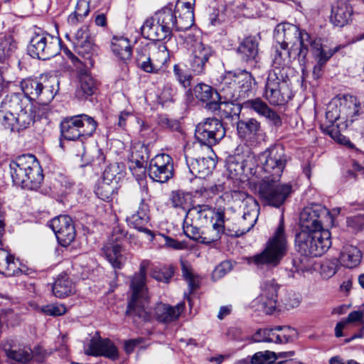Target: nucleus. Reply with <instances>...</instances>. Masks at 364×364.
Segmentation results:
<instances>
[{
	"label": "nucleus",
	"instance_id": "obj_1",
	"mask_svg": "<svg viewBox=\"0 0 364 364\" xmlns=\"http://www.w3.org/2000/svg\"><path fill=\"white\" fill-rule=\"evenodd\" d=\"M55 79L41 75L21 82L23 93L6 95L0 103V122L12 132L28 128L36 117H46L48 105L53 100L57 90Z\"/></svg>",
	"mask_w": 364,
	"mask_h": 364
},
{
	"label": "nucleus",
	"instance_id": "obj_2",
	"mask_svg": "<svg viewBox=\"0 0 364 364\" xmlns=\"http://www.w3.org/2000/svg\"><path fill=\"white\" fill-rule=\"evenodd\" d=\"M274 38L279 45V47L276 46L273 59V65L277 69L288 67L291 60L296 57L305 60L311 38L305 31H300L291 23H280L274 29Z\"/></svg>",
	"mask_w": 364,
	"mask_h": 364
},
{
	"label": "nucleus",
	"instance_id": "obj_3",
	"mask_svg": "<svg viewBox=\"0 0 364 364\" xmlns=\"http://www.w3.org/2000/svg\"><path fill=\"white\" fill-rule=\"evenodd\" d=\"M148 265L147 261H142L139 272L136 273L131 280L132 294L126 313L136 323L149 321L151 318L147 307L149 296L146 285V272Z\"/></svg>",
	"mask_w": 364,
	"mask_h": 364
},
{
	"label": "nucleus",
	"instance_id": "obj_4",
	"mask_svg": "<svg viewBox=\"0 0 364 364\" xmlns=\"http://www.w3.org/2000/svg\"><path fill=\"white\" fill-rule=\"evenodd\" d=\"M13 182L23 188L36 190L43 182V170L34 155L17 157L9 164Z\"/></svg>",
	"mask_w": 364,
	"mask_h": 364
},
{
	"label": "nucleus",
	"instance_id": "obj_5",
	"mask_svg": "<svg viewBox=\"0 0 364 364\" xmlns=\"http://www.w3.org/2000/svg\"><path fill=\"white\" fill-rule=\"evenodd\" d=\"M287 250L288 242L282 217L277 228L267 242L265 248L259 254L249 257L247 262L257 268L264 266L276 267L286 255Z\"/></svg>",
	"mask_w": 364,
	"mask_h": 364
},
{
	"label": "nucleus",
	"instance_id": "obj_6",
	"mask_svg": "<svg viewBox=\"0 0 364 364\" xmlns=\"http://www.w3.org/2000/svg\"><path fill=\"white\" fill-rule=\"evenodd\" d=\"M331 232L328 230H301L295 238L297 252L306 257L323 255L331 247Z\"/></svg>",
	"mask_w": 364,
	"mask_h": 364
},
{
	"label": "nucleus",
	"instance_id": "obj_7",
	"mask_svg": "<svg viewBox=\"0 0 364 364\" xmlns=\"http://www.w3.org/2000/svg\"><path fill=\"white\" fill-rule=\"evenodd\" d=\"M174 11L165 7L156 12L143 23L142 36L151 41H164L171 38L173 31Z\"/></svg>",
	"mask_w": 364,
	"mask_h": 364
},
{
	"label": "nucleus",
	"instance_id": "obj_8",
	"mask_svg": "<svg viewBox=\"0 0 364 364\" xmlns=\"http://www.w3.org/2000/svg\"><path fill=\"white\" fill-rule=\"evenodd\" d=\"M60 50V39L41 30L33 33L28 46V54L43 60L57 55Z\"/></svg>",
	"mask_w": 364,
	"mask_h": 364
},
{
	"label": "nucleus",
	"instance_id": "obj_9",
	"mask_svg": "<svg viewBox=\"0 0 364 364\" xmlns=\"http://www.w3.org/2000/svg\"><path fill=\"white\" fill-rule=\"evenodd\" d=\"M65 36L72 41L75 52L80 56L78 58L70 52L68 56L73 63L81 64L86 68H92L94 65L92 55L95 52V45L87 27H81L73 36L69 34H66Z\"/></svg>",
	"mask_w": 364,
	"mask_h": 364
},
{
	"label": "nucleus",
	"instance_id": "obj_10",
	"mask_svg": "<svg viewBox=\"0 0 364 364\" xmlns=\"http://www.w3.org/2000/svg\"><path fill=\"white\" fill-rule=\"evenodd\" d=\"M258 161L264 173L262 180L279 181L287 164V156L282 147H272L260 153Z\"/></svg>",
	"mask_w": 364,
	"mask_h": 364
},
{
	"label": "nucleus",
	"instance_id": "obj_11",
	"mask_svg": "<svg viewBox=\"0 0 364 364\" xmlns=\"http://www.w3.org/2000/svg\"><path fill=\"white\" fill-rule=\"evenodd\" d=\"M96 127L97 123L93 118L80 114L65 118L60 124V132L65 139L74 141L92 136Z\"/></svg>",
	"mask_w": 364,
	"mask_h": 364
},
{
	"label": "nucleus",
	"instance_id": "obj_12",
	"mask_svg": "<svg viewBox=\"0 0 364 364\" xmlns=\"http://www.w3.org/2000/svg\"><path fill=\"white\" fill-rule=\"evenodd\" d=\"M280 70L271 71L265 85L264 97L271 105H282L291 97L290 83L288 78L280 74Z\"/></svg>",
	"mask_w": 364,
	"mask_h": 364
},
{
	"label": "nucleus",
	"instance_id": "obj_13",
	"mask_svg": "<svg viewBox=\"0 0 364 364\" xmlns=\"http://www.w3.org/2000/svg\"><path fill=\"white\" fill-rule=\"evenodd\" d=\"M279 181L262 180L258 188L260 198L269 205L279 208L291 192V186L287 183L280 184Z\"/></svg>",
	"mask_w": 364,
	"mask_h": 364
},
{
	"label": "nucleus",
	"instance_id": "obj_14",
	"mask_svg": "<svg viewBox=\"0 0 364 364\" xmlns=\"http://www.w3.org/2000/svg\"><path fill=\"white\" fill-rule=\"evenodd\" d=\"M225 135L222 122L216 118H207L196 128L195 136L203 145L211 147L218 144Z\"/></svg>",
	"mask_w": 364,
	"mask_h": 364
},
{
	"label": "nucleus",
	"instance_id": "obj_15",
	"mask_svg": "<svg viewBox=\"0 0 364 364\" xmlns=\"http://www.w3.org/2000/svg\"><path fill=\"white\" fill-rule=\"evenodd\" d=\"M124 237L125 234L119 227L114 228L109 242L102 248L107 259L115 269H122L128 259L129 254L119 243Z\"/></svg>",
	"mask_w": 364,
	"mask_h": 364
},
{
	"label": "nucleus",
	"instance_id": "obj_16",
	"mask_svg": "<svg viewBox=\"0 0 364 364\" xmlns=\"http://www.w3.org/2000/svg\"><path fill=\"white\" fill-rule=\"evenodd\" d=\"M330 214L329 210L321 204H311L305 207L300 213L301 230L316 231L323 228V220Z\"/></svg>",
	"mask_w": 364,
	"mask_h": 364
},
{
	"label": "nucleus",
	"instance_id": "obj_17",
	"mask_svg": "<svg viewBox=\"0 0 364 364\" xmlns=\"http://www.w3.org/2000/svg\"><path fill=\"white\" fill-rule=\"evenodd\" d=\"M148 173L154 181L167 182L173 176L172 158L166 154L156 155L149 162Z\"/></svg>",
	"mask_w": 364,
	"mask_h": 364
},
{
	"label": "nucleus",
	"instance_id": "obj_18",
	"mask_svg": "<svg viewBox=\"0 0 364 364\" xmlns=\"http://www.w3.org/2000/svg\"><path fill=\"white\" fill-rule=\"evenodd\" d=\"M255 165V156L252 154L246 156H230L226 160V168L229 176L232 179L243 181L249 174L252 173Z\"/></svg>",
	"mask_w": 364,
	"mask_h": 364
},
{
	"label": "nucleus",
	"instance_id": "obj_19",
	"mask_svg": "<svg viewBox=\"0 0 364 364\" xmlns=\"http://www.w3.org/2000/svg\"><path fill=\"white\" fill-rule=\"evenodd\" d=\"M235 73H228L222 80L218 93H215L214 102L210 104L212 111L220 109V105L232 103L238 100L237 82L235 81Z\"/></svg>",
	"mask_w": 364,
	"mask_h": 364
},
{
	"label": "nucleus",
	"instance_id": "obj_20",
	"mask_svg": "<svg viewBox=\"0 0 364 364\" xmlns=\"http://www.w3.org/2000/svg\"><path fill=\"white\" fill-rule=\"evenodd\" d=\"M58 242L64 247L69 245L75 237V230L73 220L68 215H59L50 222Z\"/></svg>",
	"mask_w": 364,
	"mask_h": 364
},
{
	"label": "nucleus",
	"instance_id": "obj_21",
	"mask_svg": "<svg viewBox=\"0 0 364 364\" xmlns=\"http://www.w3.org/2000/svg\"><path fill=\"white\" fill-rule=\"evenodd\" d=\"M342 117L343 119V127L346 128L349 124L358 119V117L364 114V103L355 96L344 95L338 100Z\"/></svg>",
	"mask_w": 364,
	"mask_h": 364
},
{
	"label": "nucleus",
	"instance_id": "obj_22",
	"mask_svg": "<svg viewBox=\"0 0 364 364\" xmlns=\"http://www.w3.org/2000/svg\"><path fill=\"white\" fill-rule=\"evenodd\" d=\"M279 286L274 279H266L261 285V294L257 302L267 314H272L277 306V291Z\"/></svg>",
	"mask_w": 364,
	"mask_h": 364
},
{
	"label": "nucleus",
	"instance_id": "obj_23",
	"mask_svg": "<svg viewBox=\"0 0 364 364\" xmlns=\"http://www.w3.org/2000/svg\"><path fill=\"white\" fill-rule=\"evenodd\" d=\"M245 208L242 218L240 220L239 228L234 235L239 237L249 232L255 225L259 216V206L255 200L248 198L243 201Z\"/></svg>",
	"mask_w": 364,
	"mask_h": 364
},
{
	"label": "nucleus",
	"instance_id": "obj_24",
	"mask_svg": "<svg viewBox=\"0 0 364 364\" xmlns=\"http://www.w3.org/2000/svg\"><path fill=\"white\" fill-rule=\"evenodd\" d=\"M213 53L210 46L198 41L193 45L190 59L191 70L197 75L204 73L206 64Z\"/></svg>",
	"mask_w": 364,
	"mask_h": 364
},
{
	"label": "nucleus",
	"instance_id": "obj_25",
	"mask_svg": "<svg viewBox=\"0 0 364 364\" xmlns=\"http://www.w3.org/2000/svg\"><path fill=\"white\" fill-rule=\"evenodd\" d=\"M311 50L313 56L317 60V63L313 69V76L315 79H318L323 73V68L326 63L331 58V56L338 50V48L333 50H325L322 48L320 40L310 38L309 43V50Z\"/></svg>",
	"mask_w": 364,
	"mask_h": 364
},
{
	"label": "nucleus",
	"instance_id": "obj_26",
	"mask_svg": "<svg viewBox=\"0 0 364 364\" xmlns=\"http://www.w3.org/2000/svg\"><path fill=\"white\" fill-rule=\"evenodd\" d=\"M86 355L92 356H105L112 360H116L119 357L117 347L109 339L92 338L87 348L85 350Z\"/></svg>",
	"mask_w": 364,
	"mask_h": 364
},
{
	"label": "nucleus",
	"instance_id": "obj_27",
	"mask_svg": "<svg viewBox=\"0 0 364 364\" xmlns=\"http://www.w3.org/2000/svg\"><path fill=\"white\" fill-rule=\"evenodd\" d=\"M223 211H215L210 205L206 204L198 205L188 208L186 218L188 221L194 222L196 225L206 226L213 223L216 220L218 214Z\"/></svg>",
	"mask_w": 364,
	"mask_h": 364
},
{
	"label": "nucleus",
	"instance_id": "obj_28",
	"mask_svg": "<svg viewBox=\"0 0 364 364\" xmlns=\"http://www.w3.org/2000/svg\"><path fill=\"white\" fill-rule=\"evenodd\" d=\"M79 70V85L77 88V95L79 98H86L93 95L97 88V82L88 72L90 68H86L81 64H74Z\"/></svg>",
	"mask_w": 364,
	"mask_h": 364
},
{
	"label": "nucleus",
	"instance_id": "obj_29",
	"mask_svg": "<svg viewBox=\"0 0 364 364\" xmlns=\"http://www.w3.org/2000/svg\"><path fill=\"white\" fill-rule=\"evenodd\" d=\"M189 152L190 149H187L185 151V156L186 164L192 174L198 175L199 177H205L215 167L216 163L213 159L210 157L193 159L189 156Z\"/></svg>",
	"mask_w": 364,
	"mask_h": 364
},
{
	"label": "nucleus",
	"instance_id": "obj_30",
	"mask_svg": "<svg viewBox=\"0 0 364 364\" xmlns=\"http://www.w3.org/2000/svg\"><path fill=\"white\" fill-rule=\"evenodd\" d=\"M148 213L149 206L144 202V200H141L138 210L134 213L127 217V221L130 226H132L139 231L146 233L150 237V240H152L154 237V232L145 228V225L149 220Z\"/></svg>",
	"mask_w": 364,
	"mask_h": 364
},
{
	"label": "nucleus",
	"instance_id": "obj_31",
	"mask_svg": "<svg viewBox=\"0 0 364 364\" xmlns=\"http://www.w3.org/2000/svg\"><path fill=\"white\" fill-rule=\"evenodd\" d=\"M363 253L355 245L346 243L341 249L338 261L346 268L357 267L361 262Z\"/></svg>",
	"mask_w": 364,
	"mask_h": 364
},
{
	"label": "nucleus",
	"instance_id": "obj_32",
	"mask_svg": "<svg viewBox=\"0 0 364 364\" xmlns=\"http://www.w3.org/2000/svg\"><path fill=\"white\" fill-rule=\"evenodd\" d=\"M263 333L267 336L265 337L267 343H285L295 337L296 331L290 326H277L274 328H265Z\"/></svg>",
	"mask_w": 364,
	"mask_h": 364
},
{
	"label": "nucleus",
	"instance_id": "obj_33",
	"mask_svg": "<svg viewBox=\"0 0 364 364\" xmlns=\"http://www.w3.org/2000/svg\"><path fill=\"white\" fill-rule=\"evenodd\" d=\"M184 306V303H180L175 306L159 304L154 309V316L159 322L170 323L178 319L183 311Z\"/></svg>",
	"mask_w": 364,
	"mask_h": 364
},
{
	"label": "nucleus",
	"instance_id": "obj_34",
	"mask_svg": "<svg viewBox=\"0 0 364 364\" xmlns=\"http://www.w3.org/2000/svg\"><path fill=\"white\" fill-rule=\"evenodd\" d=\"M237 50L242 61L247 63L256 62L259 50L256 37L245 38L240 43Z\"/></svg>",
	"mask_w": 364,
	"mask_h": 364
},
{
	"label": "nucleus",
	"instance_id": "obj_35",
	"mask_svg": "<svg viewBox=\"0 0 364 364\" xmlns=\"http://www.w3.org/2000/svg\"><path fill=\"white\" fill-rule=\"evenodd\" d=\"M237 129L240 137L246 141H254L262 132L260 123L254 118L238 121Z\"/></svg>",
	"mask_w": 364,
	"mask_h": 364
},
{
	"label": "nucleus",
	"instance_id": "obj_36",
	"mask_svg": "<svg viewBox=\"0 0 364 364\" xmlns=\"http://www.w3.org/2000/svg\"><path fill=\"white\" fill-rule=\"evenodd\" d=\"M352 15V8L346 2L338 1L332 6L331 22L338 27L346 25Z\"/></svg>",
	"mask_w": 364,
	"mask_h": 364
},
{
	"label": "nucleus",
	"instance_id": "obj_37",
	"mask_svg": "<svg viewBox=\"0 0 364 364\" xmlns=\"http://www.w3.org/2000/svg\"><path fill=\"white\" fill-rule=\"evenodd\" d=\"M224 213H219L216 220L203 230L201 243L210 244L220 238V235L224 231Z\"/></svg>",
	"mask_w": 364,
	"mask_h": 364
},
{
	"label": "nucleus",
	"instance_id": "obj_38",
	"mask_svg": "<svg viewBox=\"0 0 364 364\" xmlns=\"http://www.w3.org/2000/svg\"><path fill=\"white\" fill-rule=\"evenodd\" d=\"M18 261L6 250L0 248V273L7 277L17 276L21 273Z\"/></svg>",
	"mask_w": 364,
	"mask_h": 364
},
{
	"label": "nucleus",
	"instance_id": "obj_39",
	"mask_svg": "<svg viewBox=\"0 0 364 364\" xmlns=\"http://www.w3.org/2000/svg\"><path fill=\"white\" fill-rule=\"evenodd\" d=\"M149 157L147 148L142 144H136L131 148L129 156V168H144Z\"/></svg>",
	"mask_w": 364,
	"mask_h": 364
},
{
	"label": "nucleus",
	"instance_id": "obj_40",
	"mask_svg": "<svg viewBox=\"0 0 364 364\" xmlns=\"http://www.w3.org/2000/svg\"><path fill=\"white\" fill-rule=\"evenodd\" d=\"M234 78L235 82H237L238 99L247 97L255 83V79L251 73L247 71L235 73Z\"/></svg>",
	"mask_w": 364,
	"mask_h": 364
},
{
	"label": "nucleus",
	"instance_id": "obj_41",
	"mask_svg": "<svg viewBox=\"0 0 364 364\" xmlns=\"http://www.w3.org/2000/svg\"><path fill=\"white\" fill-rule=\"evenodd\" d=\"M111 48L114 54L121 60L126 61L130 59L132 48L127 38L114 37L112 40Z\"/></svg>",
	"mask_w": 364,
	"mask_h": 364
},
{
	"label": "nucleus",
	"instance_id": "obj_42",
	"mask_svg": "<svg viewBox=\"0 0 364 364\" xmlns=\"http://www.w3.org/2000/svg\"><path fill=\"white\" fill-rule=\"evenodd\" d=\"M149 55L152 58L153 68L159 71L165 67L169 58L168 49L164 44L154 46Z\"/></svg>",
	"mask_w": 364,
	"mask_h": 364
},
{
	"label": "nucleus",
	"instance_id": "obj_43",
	"mask_svg": "<svg viewBox=\"0 0 364 364\" xmlns=\"http://www.w3.org/2000/svg\"><path fill=\"white\" fill-rule=\"evenodd\" d=\"M293 352H283L278 355L274 352L266 350L257 352L250 358L251 364H272L273 362L279 358H285L287 355H292Z\"/></svg>",
	"mask_w": 364,
	"mask_h": 364
},
{
	"label": "nucleus",
	"instance_id": "obj_44",
	"mask_svg": "<svg viewBox=\"0 0 364 364\" xmlns=\"http://www.w3.org/2000/svg\"><path fill=\"white\" fill-rule=\"evenodd\" d=\"M215 93H218L217 90L204 83L198 84L193 89L195 97L201 102H207L208 109H210V104L215 101Z\"/></svg>",
	"mask_w": 364,
	"mask_h": 364
},
{
	"label": "nucleus",
	"instance_id": "obj_45",
	"mask_svg": "<svg viewBox=\"0 0 364 364\" xmlns=\"http://www.w3.org/2000/svg\"><path fill=\"white\" fill-rule=\"evenodd\" d=\"M3 348L6 356L13 360L26 363L32 358V351L30 348H17L8 345H4Z\"/></svg>",
	"mask_w": 364,
	"mask_h": 364
},
{
	"label": "nucleus",
	"instance_id": "obj_46",
	"mask_svg": "<svg viewBox=\"0 0 364 364\" xmlns=\"http://www.w3.org/2000/svg\"><path fill=\"white\" fill-rule=\"evenodd\" d=\"M52 291L55 296L64 298L72 294L73 283L67 276H61L53 284Z\"/></svg>",
	"mask_w": 364,
	"mask_h": 364
},
{
	"label": "nucleus",
	"instance_id": "obj_47",
	"mask_svg": "<svg viewBox=\"0 0 364 364\" xmlns=\"http://www.w3.org/2000/svg\"><path fill=\"white\" fill-rule=\"evenodd\" d=\"M341 115L338 100L331 102L327 107L326 112V118L328 122L331 123L332 126H334V123L337 121H341V122L337 123L336 126L337 128H340L341 126H342L341 129L343 128V123H342L343 122V119Z\"/></svg>",
	"mask_w": 364,
	"mask_h": 364
},
{
	"label": "nucleus",
	"instance_id": "obj_48",
	"mask_svg": "<svg viewBox=\"0 0 364 364\" xmlns=\"http://www.w3.org/2000/svg\"><path fill=\"white\" fill-rule=\"evenodd\" d=\"M173 30L177 31H184L190 28L194 23V14L190 12H179L176 17L174 13Z\"/></svg>",
	"mask_w": 364,
	"mask_h": 364
},
{
	"label": "nucleus",
	"instance_id": "obj_49",
	"mask_svg": "<svg viewBox=\"0 0 364 364\" xmlns=\"http://www.w3.org/2000/svg\"><path fill=\"white\" fill-rule=\"evenodd\" d=\"M191 195L181 191H172L170 196V201L173 207L181 208L184 210H188L191 204Z\"/></svg>",
	"mask_w": 364,
	"mask_h": 364
},
{
	"label": "nucleus",
	"instance_id": "obj_50",
	"mask_svg": "<svg viewBox=\"0 0 364 364\" xmlns=\"http://www.w3.org/2000/svg\"><path fill=\"white\" fill-rule=\"evenodd\" d=\"M200 225H196L194 222L188 221V218H185L183 221V230L184 234L191 240L201 243L203 238V230H200Z\"/></svg>",
	"mask_w": 364,
	"mask_h": 364
},
{
	"label": "nucleus",
	"instance_id": "obj_51",
	"mask_svg": "<svg viewBox=\"0 0 364 364\" xmlns=\"http://www.w3.org/2000/svg\"><path fill=\"white\" fill-rule=\"evenodd\" d=\"M16 48V43L11 36H0V61H3Z\"/></svg>",
	"mask_w": 364,
	"mask_h": 364
},
{
	"label": "nucleus",
	"instance_id": "obj_52",
	"mask_svg": "<svg viewBox=\"0 0 364 364\" xmlns=\"http://www.w3.org/2000/svg\"><path fill=\"white\" fill-rule=\"evenodd\" d=\"M346 323L359 322L362 325V328L358 334L353 335L350 338L346 340V342H350L355 338H362L364 331V315L360 311H354L350 312L346 319L344 321Z\"/></svg>",
	"mask_w": 364,
	"mask_h": 364
},
{
	"label": "nucleus",
	"instance_id": "obj_53",
	"mask_svg": "<svg viewBox=\"0 0 364 364\" xmlns=\"http://www.w3.org/2000/svg\"><path fill=\"white\" fill-rule=\"evenodd\" d=\"M114 188L110 183L102 181L97 187L95 194L102 200H109L114 194Z\"/></svg>",
	"mask_w": 364,
	"mask_h": 364
},
{
	"label": "nucleus",
	"instance_id": "obj_54",
	"mask_svg": "<svg viewBox=\"0 0 364 364\" xmlns=\"http://www.w3.org/2000/svg\"><path fill=\"white\" fill-rule=\"evenodd\" d=\"M181 270L182 275L186 279V281L188 282L191 291H193L198 288V278L193 274L191 267H189V266L187 265L184 262H181Z\"/></svg>",
	"mask_w": 364,
	"mask_h": 364
},
{
	"label": "nucleus",
	"instance_id": "obj_55",
	"mask_svg": "<svg viewBox=\"0 0 364 364\" xmlns=\"http://www.w3.org/2000/svg\"><path fill=\"white\" fill-rule=\"evenodd\" d=\"M173 275L172 267L155 268L151 272V277L154 279L168 283Z\"/></svg>",
	"mask_w": 364,
	"mask_h": 364
},
{
	"label": "nucleus",
	"instance_id": "obj_56",
	"mask_svg": "<svg viewBox=\"0 0 364 364\" xmlns=\"http://www.w3.org/2000/svg\"><path fill=\"white\" fill-rule=\"evenodd\" d=\"M338 269V264L336 259L325 261L321 265V274L326 279L333 277Z\"/></svg>",
	"mask_w": 364,
	"mask_h": 364
},
{
	"label": "nucleus",
	"instance_id": "obj_57",
	"mask_svg": "<svg viewBox=\"0 0 364 364\" xmlns=\"http://www.w3.org/2000/svg\"><path fill=\"white\" fill-rule=\"evenodd\" d=\"M246 105L262 117L265 114L266 112L269 109L267 103L259 97L247 101Z\"/></svg>",
	"mask_w": 364,
	"mask_h": 364
},
{
	"label": "nucleus",
	"instance_id": "obj_58",
	"mask_svg": "<svg viewBox=\"0 0 364 364\" xmlns=\"http://www.w3.org/2000/svg\"><path fill=\"white\" fill-rule=\"evenodd\" d=\"M173 73L179 83L186 88L191 85V76L178 65L173 66Z\"/></svg>",
	"mask_w": 364,
	"mask_h": 364
},
{
	"label": "nucleus",
	"instance_id": "obj_59",
	"mask_svg": "<svg viewBox=\"0 0 364 364\" xmlns=\"http://www.w3.org/2000/svg\"><path fill=\"white\" fill-rule=\"evenodd\" d=\"M137 63L138 65L146 73H158L159 70H155V68H153L152 58L150 55L146 57L144 54H139L137 56Z\"/></svg>",
	"mask_w": 364,
	"mask_h": 364
},
{
	"label": "nucleus",
	"instance_id": "obj_60",
	"mask_svg": "<svg viewBox=\"0 0 364 364\" xmlns=\"http://www.w3.org/2000/svg\"><path fill=\"white\" fill-rule=\"evenodd\" d=\"M39 311L46 315L57 316L65 314L66 308L64 305H46L39 307Z\"/></svg>",
	"mask_w": 364,
	"mask_h": 364
},
{
	"label": "nucleus",
	"instance_id": "obj_61",
	"mask_svg": "<svg viewBox=\"0 0 364 364\" xmlns=\"http://www.w3.org/2000/svg\"><path fill=\"white\" fill-rule=\"evenodd\" d=\"M232 269V264L229 261H224L215 267L213 272V278L218 279L225 276Z\"/></svg>",
	"mask_w": 364,
	"mask_h": 364
},
{
	"label": "nucleus",
	"instance_id": "obj_62",
	"mask_svg": "<svg viewBox=\"0 0 364 364\" xmlns=\"http://www.w3.org/2000/svg\"><path fill=\"white\" fill-rule=\"evenodd\" d=\"M287 309H291L297 307L300 304V298L295 294H287L282 300Z\"/></svg>",
	"mask_w": 364,
	"mask_h": 364
},
{
	"label": "nucleus",
	"instance_id": "obj_63",
	"mask_svg": "<svg viewBox=\"0 0 364 364\" xmlns=\"http://www.w3.org/2000/svg\"><path fill=\"white\" fill-rule=\"evenodd\" d=\"M196 0H178L176 4L178 12L194 14Z\"/></svg>",
	"mask_w": 364,
	"mask_h": 364
},
{
	"label": "nucleus",
	"instance_id": "obj_64",
	"mask_svg": "<svg viewBox=\"0 0 364 364\" xmlns=\"http://www.w3.org/2000/svg\"><path fill=\"white\" fill-rule=\"evenodd\" d=\"M262 117H264L271 125L277 127L282 125V122L280 116L270 107Z\"/></svg>",
	"mask_w": 364,
	"mask_h": 364
}]
</instances>
